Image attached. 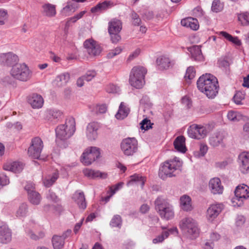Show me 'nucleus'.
Instances as JSON below:
<instances>
[{
    "instance_id": "obj_64",
    "label": "nucleus",
    "mask_w": 249,
    "mask_h": 249,
    "mask_svg": "<svg viewBox=\"0 0 249 249\" xmlns=\"http://www.w3.org/2000/svg\"><path fill=\"white\" fill-rule=\"evenodd\" d=\"M56 206L55 205H46L44 206L43 210L46 213H48L52 211L53 212Z\"/></svg>"
},
{
    "instance_id": "obj_31",
    "label": "nucleus",
    "mask_w": 249,
    "mask_h": 249,
    "mask_svg": "<svg viewBox=\"0 0 249 249\" xmlns=\"http://www.w3.org/2000/svg\"><path fill=\"white\" fill-rule=\"evenodd\" d=\"M185 138L182 136L178 137L174 142L175 148L181 153H185L186 148L185 145Z\"/></svg>"
},
{
    "instance_id": "obj_21",
    "label": "nucleus",
    "mask_w": 249,
    "mask_h": 249,
    "mask_svg": "<svg viewBox=\"0 0 249 249\" xmlns=\"http://www.w3.org/2000/svg\"><path fill=\"white\" fill-rule=\"evenodd\" d=\"M12 233L10 230L5 225L0 226V242L7 243L11 240Z\"/></svg>"
},
{
    "instance_id": "obj_22",
    "label": "nucleus",
    "mask_w": 249,
    "mask_h": 249,
    "mask_svg": "<svg viewBox=\"0 0 249 249\" xmlns=\"http://www.w3.org/2000/svg\"><path fill=\"white\" fill-rule=\"evenodd\" d=\"M98 124L94 123H90L87 126V136L89 140L92 141L95 140L97 137Z\"/></svg>"
},
{
    "instance_id": "obj_6",
    "label": "nucleus",
    "mask_w": 249,
    "mask_h": 249,
    "mask_svg": "<svg viewBox=\"0 0 249 249\" xmlns=\"http://www.w3.org/2000/svg\"><path fill=\"white\" fill-rule=\"evenodd\" d=\"M155 208L161 218L169 220L173 218L174 213L172 206L162 197L155 200Z\"/></svg>"
},
{
    "instance_id": "obj_48",
    "label": "nucleus",
    "mask_w": 249,
    "mask_h": 249,
    "mask_svg": "<svg viewBox=\"0 0 249 249\" xmlns=\"http://www.w3.org/2000/svg\"><path fill=\"white\" fill-rule=\"evenodd\" d=\"M8 18V13L6 10L0 9V25H3Z\"/></svg>"
},
{
    "instance_id": "obj_25",
    "label": "nucleus",
    "mask_w": 249,
    "mask_h": 249,
    "mask_svg": "<svg viewBox=\"0 0 249 249\" xmlns=\"http://www.w3.org/2000/svg\"><path fill=\"white\" fill-rule=\"evenodd\" d=\"M122 28V22L118 19L113 18L108 23V33H120Z\"/></svg>"
},
{
    "instance_id": "obj_1",
    "label": "nucleus",
    "mask_w": 249,
    "mask_h": 249,
    "mask_svg": "<svg viewBox=\"0 0 249 249\" xmlns=\"http://www.w3.org/2000/svg\"><path fill=\"white\" fill-rule=\"evenodd\" d=\"M198 89L209 98H213L218 93L219 85L214 75L206 73L201 75L197 81Z\"/></svg>"
},
{
    "instance_id": "obj_35",
    "label": "nucleus",
    "mask_w": 249,
    "mask_h": 249,
    "mask_svg": "<svg viewBox=\"0 0 249 249\" xmlns=\"http://www.w3.org/2000/svg\"><path fill=\"white\" fill-rule=\"evenodd\" d=\"M62 112L58 109H50L46 111V118L51 121L58 120L62 116Z\"/></svg>"
},
{
    "instance_id": "obj_17",
    "label": "nucleus",
    "mask_w": 249,
    "mask_h": 249,
    "mask_svg": "<svg viewBox=\"0 0 249 249\" xmlns=\"http://www.w3.org/2000/svg\"><path fill=\"white\" fill-rule=\"evenodd\" d=\"M240 170L243 173H246L249 170V153L244 152L238 157Z\"/></svg>"
},
{
    "instance_id": "obj_62",
    "label": "nucleus",
    "mask_w": 249,
    "mask_h": 249,
    "mask_svg": "<svg viewBox=\"0 0 249 249\" xmlns=\"http://www.w3.org/2000/svg\"><path fill=\"white\" fill-rule=\"evenodd\" d=\"M220 238V235L217 232H213L210 235V240L212 242L217 241Z\"/></svg>"
},
{
    "instance_id": "obj_2",
    "label": "nucleus",
    "mask_w": 249,
    "mask_h": 249,
    "mask_svg": "<svg viewBox=\"0 0 249 249\" xmlns=\"http://www.w3.org/2000/svg\"><path fill=\"white\" fill-rule=\"evenodd\" d=\"M179 227L183 234L188 238L194 239L199 235L198 224L196 221L191 217H185L181 219Z\"/></svg>"
},
{
    "instance_id": "obj_34",
    "label": "nucleus",
    "mask_w": 249,
    "mask_h": 249,
    "mask_svg": "<svg viewBox=\"0 0 249 249\" xmlns=\"http://www.w3.org/2000/svg\"><path fill=\"white\" fill-rule=\"evenodd\" d=\"M23 167L22 163L19 161H15L11 163L9 165L4 166V169L17 173L20 172L22 170Z\"/></svg>"
},
{
    "instance_id": "obj_5",
    "label": "nucleus",
    "mask_w": 249,
    "mask_h": 249,
    "mask_svg": "<svg viewBox=\"0 0 249 249\" xmlns=\"http://www.w3.org/2000/svg\"><path fill=\"white\" fill-rule=\"evenodd\" d=\"M75 130L74 119L71 118L67 120L65 124L58 125L55 129L57 139L65 140L71 137Z\"/></svg>"
},
{
    "instance_id": "obj_26",
    "label": "nucleus",
    "mask_w": 249,
    "mask_h": 249,
    "mask_svg": "<svg viewBox=\"0 0 249 249\" xmlns=\"http://www.w3.org/2000/svg\"><path fill=\"white\" fill-rule=\"evenodd\" d=\"M156 62L158 68L160 70L168 69L172 66V62L169 58L165 56L158 57Z\"/></svg>"
},
{
    "instance_id": "obj_7",
    "label": "nucleus",
    "mask_w": 249,
    "mask_h": 249,
    "mask_svg": "<svg viewBox=\"0 0 249 249\" xmlns=\"http://www.w3.org/2000/svg\"><path fill=\"white\" fill-rule=\"evenodd\" d=\"M10 74L14 78L23 82L30 80L32 75V71L25 63L14 65Z\"/></svg>"
},
{
    "instance_id": "obj_54",
    "label": "nucleus",
    "mask_w": 249,
    "mask_h": 249,
    "mask_svg": "<svg viewBox=\"0 0 249 249\" xmlns=\"http://www.w3.org/2000/svg\"><path fill=\"white\" fill-rule=\"evenodd\" d=\"M86 13V11H81V12H80L79 14L76 15L75 16H74L73 17L71 18L66 23V27H65V29L66 28V27H68L69 26V21L70 20H72V22H75L76 21H77L78 19L81 18L83 16V15L85 14Z\"/></svg>"
},
{
    "instance_id": "obj_63",
    "label": "nucleus",
    "mask_w": 249,
    "mask_h": 249,
    "mask_svg": "<svg viewBox=\"0 0 249 249\" xmlns=\"http://www.w3.org/2000/svg\"><path fill=\"white\" fill-rule=\"evenodd\" d=\"M107 107L106 105H101L97 106V111L99 113H104L106 112Z\"/></svg>"
},
{
    "instance_id": "obj_28",
    "label": "nucleus",
    "mask_w": 249,
    "mask_h": 249,
    "mask_svg": "<svg viewBox=\"0 0 249 249\" xmlns=\"http://www.w3.org/2000/svg\"><path fill=\"white\" fill-rule=\"evenodd\" d=\"M130 112V109L124 102H121L115 117L117 119L123 120L126 118Z\"/></svg>"
},
{
    "instance_id": "obj_59",
    "label": "nucleus",
    "mask_w": 249,
    "mask_h": 249,
    "mask_svg": "<svg viewBox=\"0 0 249 249\" xmlns=\"http://www.w3.org/2000/svg\"><path fill=\"white\" fill-rule=\"evenodd\" d=\"M193 12L194 15L196 17H200L203 15V10L200 7H196Z\"/></svg>"
},
{
    "instance_id": "obj_56",
    "label": "nucleus",
    "mask_w": 249,
    "mask_h": 249,
    "mask_svg": "<svg viewBox=\"0 0 249 249\" xmlns=\"http://www.w3.org/2000/svg\"><path fill=\"white\" fill-rule=\"evenodd\" d=\"M141 128L142 129H144V130H148V129H149V128H150L151 126L150 125V124H151V122L150 120H147V119H145L144 120H143L142 122L141 123Z\"/></svg>"
},
{
    "instance_id": "obj_42",
    "label": "nucleus",
    "mask_w": 249,
    "mask_h": 249,
    "mask_svg": "<svg viewBox=\"0 0 249 249\" xmlns=\"http://www.w3.org/2000/svg\"><path fill=\"white\" fill-rule=\"evenodd\" d=\"M122 224V219L120 215L116 214L113 216L110 222L111 227L121 228Z\"/></svg>"
},
{
    "instance_id": "obj_61",
    "label": "nucleus",
    "mask_w": 249,
    "mask_h": 249,
    "mask_svg": "<svg viewBox=\"0 0 249 249\" xmlns=\"http://www.w3.org/2000/svg\"><path fill=\"white\" fill-rule=\"evenodd\" d=\"M228 164V162L227 160H224L222 161L217 162L215 164V166L216 168L219 169H223Z\"/></svg>"
},
{
    "instance_id": "obj_47",
    "label": "nucleus",
    "mask_w": 249,
    "mask_h": 249,
    "mask_svg": "<svg viewBox=\"0 0 249 249\" xmlns=\"http://www.w3.org/2000/svg\"><path fill=\"white\" fill-rule=\"evenodd\" d=\"M223 8L222 4L219 0H214L212 3V10L215 13L221 11Z\"/></svg>"
},
{
    "instance_id": "obj_12",
    "label": "nucleus",
    "mask_w": 249,
    "mask_h": 249,
    "mask_svg": "<svg viewBox=\"0 0 249 249\" xmlns=\"http://www.w3.org/2000/svg\"><path fill=\"white\" fill-rule=\"evenodd\" d=\"M43 147V142L39 137H35L32 140L31 144L28 148V153L30 157L38 159Z\"/></svg>"
},
{
    "instance_id": "obj_18",
    "label": "nucleus",
    "mask_w": 249,
    "mask_h": 249,
    "mask_svg": "<svg viewBox=\"0 0 249 249\" xmlns=\"http://www.w3.org/2000/svg\"><path fill=\"white\" fill-rule=\"evenodd\" d=\"M84 175L89 179H96L100 178L105 179L107 178V175L106 173L101 172L98 170H93L90 168H86L83 170Z\"/></svg>"
},
{
    "instance_id": "obj_33",
    "label": "nucleus",
    "mask_w": 249,
    "mask_h": 249,
    "mask_svg": "<svg viewBox=\"0 0 249 249\" xmlns=\"http://www.w3.org/2000/svg\"><path fill=\"white\" fill-rule=\"evenodd\" d=\"M130 180L127 182V185H132L133 182H136L138 184H140L142 188L143 187L145 182L146 181V178L141 175L135 174L130 177Z\"/></svg>"
},
{
    "instance_id": "obj_15",
    "label": "nucleus",
    "mask_w": 249,
    "mask_h": 249,
    "mask_svg": "<svg viewBox=\"0 0 249 249\" xmlns=\"http://www.w3.org/2000/svg\"><path fill=\"white\" fill-rule=\"evenodd\" d=\"M227 135L224 131L216 132L209 137V144L213 147L222 146Z\"/></svg>"
},
{
    "instance_id": "obj_41",
    "label": "nucleus",
    "mask_w": 249,
    "mask_h": 249,
    "mask_svg": "<svg viewBox=\"0 0 249 249\" xmlns=\"http://www.w3.org/2000/svg\"><path fill=\"white\" fill-rule=\"evenodd\" d=\"M58 178V172H55L51 177H48L45 178L43 181L44 185L49 187L52 186Z\"/></svg>"
},
{
    "instance_id": "obj_3",
    "label": "nucleus",
    "mask_w": 249,
    "mask_h": 249,
    "mask_svg": "<svg viewBox=\"0 0 249 249\" xmlns=\"http://www.w3.org/2000/svg\"><path fill=\"white\" fill-rule=\"evenodd\" d=\"M182 165V163L179 158L175 157L173 159L166 160L160 167L159 176L162 179L167 177L175 176V172L179 169Z\"/></svg>"
},
{
    "instance_id": "obj_40",
    "label": "nucleus",
    "mask_w": 249,
    "mask_h": 249,
    "mask_svg": "<svg viewBox=\"0 0 249 249\" xmlns=\"http://www.w3.org/2000/svg\"><path fill=\"white\" fill-rule=\"evenodd\" d=\"M228 119L233 122H238L243 118L242 115L238 112L230 110L227 114Z\"/></svg>"
},
{
    "instance_id": "obj_58",
    "label": "nucleus",
    "mask_w": 249,
    "mask_h": 249,
    "mask_svg": "<svg viewBox=\"0 0 249 249\" xmlns=\"http://www.w3.org/2000/svg\"><path fill=\"white\" fill-rule=\"evenodd\" d=\"M47 197L48 199L54 202H56L58 199L57 196H56L55 194L51 190H49L48 193L47 195Z\"/></svg>"
},
{
    "instance_id": "obj_10",
    "label": "nucleus",
    "mask_w": 249,
    "mask_h": 249,
    "mask_svg": "<svg viewBox=\"0 0 249 249\" xmlns=\"http://www.w3.org/2000/svg\"><path fill=\"white\" fill-rule=\"evenodd\" d=\"M234 194L235 196L232 199V201L238 206H240L243 201L249 197V187L244 184L238 186L234 191Z\"/></svg>"
},
{
    "instance_id": "obj_4",
    "label": "nucleus",
    "mask_w": 249,
    "mask_h": 249,
    "mask_svg": "<svg viewBox=\"0 0 249 249\" xmlns=\"http://www.w3.org/2000/svg\"><path fill=\"white\" fill-rule=\"evenodd\" d=\"M147 72L145 68L142 66L134 67L131 71L129 82L131 86L136 88H142L144 84V76Z\"/></svg>"
},
{
    "instance_id": "obj_44",
    "label": "nucleus",
    "mask_w": 249,
    "mask_h": 249,
    "mask_svg": "<svg viewBox=\"0 0 249 249\" xmlns=\"http://www.w3.org/2000/svg\"><path fill=\"white\" fill-rule=\"evenodd\" d=\"M196 75V71L193 67H188L186 71L184 78L187 81V80H191L193 79Z\"/></svg>"
},
{
    "instance_id": "obj_50",
    "label": "nucleus",
    "mask_w": 249,
    "mask_h": 249,
    "mask_svg": "<svg viewBox=\"0 0 249 249\" xmlns=\"http://www.w3.org/2000/svg\"><path fill=\"white\" fill-rule=\"evenodd\" d=\"M244 99V96L241 92H237L233 97L234 102L237 105L241 104V101Z\"/></svg>"
},
{
    "instance_id": "obj_24",
    "label": "nucleus",
    "mask_w": 249,
    "mask_h": 249,
    "mask_svg": "<svg viewBox=\"0 0 249 249\" xmlns=\"http://www.w3.org/2000/svg\"><path fill=\"white\" fill-rule=\"evenodd\" d=\"M181 25L190 28L193 30H197L199 28L198 21L196 18H187L181 20Z\"/></svg>"
},
{
    "instance_id": "obj_11",
    "label": "nucleus",
    "mask_w": 249,
    "mask_h": 249,
    "mask_svg": "<svg viewBox=\"0 0 249 249\" xmlns=\"http://www.w3.org/2000/svg\"><path fill=\"white\" fill-rule=\"evenodd\" d=\"M189 137L197 140H200L206 137L208 131L206 127L199 124H193L190 125L187 130Z\"/></svg>"
},
{
    "instance_id": "obj_60",
    "label": "nucleus",
    "mask_w": 249,
    "mask_h": 249,
    "mask_svg": "<svg viewBox=\"0 0 249 249\" xmlns=\"http://www.w3.org/2000/svg\"><path fill=\"white\" fill-rule=\"evenodd\" d=\"M124 184V183L123 182H119L117 184H116L113 187L114 188H113V187H111L110 188V191H111V193H112V195H113L117 191H118V190H119L120 189H121L122 187H123V185Z\"/></svg>"
},
{
    "instance_id": "obj_55",
    "label": "nucleus",
    "mask_w": 249,
    "mask_h": 249,
    "mask_svg": "<svg viewBox=\"0 0 249 249\" xmlns=\"http://www.w3.org/2000/svg\"><path fill=\"white\" fill-rule=\"evenodd\" d=\"M9 180L7 176L4 173H0V186H3L8 184Z\"/></svg>"
},
{
    "instance_id": "obj_43",
    "label": "nucleus",
    "mask_w": 249,
    "mask_h": 249,
    "mask_svg": "<svg viewBox=\"0 0 249 249\" xmlns=\"http://www.w3.org/2000/svg\"><path fill=\"white\" fill-rule=\"evenodd\" d=\"M238 18L243 25H249V13L245 12L238 14Z\"/></svg>"
},
{
    "instance_id": "obj_37",
    "label": "nucleus",
    "mask_w": 249,
    "mask_h": 249,
    "mask_svg": "<svg viewBox=\"0 0 249 249\" xmlns=\"http://www.w3.org/2000/svg\"><path fill=\"white\" fill-rule=\"evenodd\" d=\"M28 213V205L26 203H21L16 212L15 215L17 217H25Z\"/></svg>"
},
{
    "instance_id": "obj_13",
    "label": "nucleus",
    "mask_w": 249,
    "mask_h": 249,
    "mask_svg": "<svg viewBox=\"0 0 249 249\" xmlns=\"http://www.w3.org/2000/svg\"><path fill=\"white\" fill-rule=\"evenodd\" d=\"M224 205L222 203H214L211 204L207 209L206 217L209 221L215 219L224 209Z\"/></svg>"
},
{
    "instance_id": "obj_14",
    "label": "nucleus",
    "mask_w": 249,
    "mask_h": 249,
    "mask_svg": "<svg viewBox=\"0 0 249 249\" xmlns=\"http://www.w3.org/2000/svg\"><path fill=\"white\" fill-rule=\"evenodd\" d=\"M84 46L88 54L91 56L98 55L101 52L100 46L92 39L86 40L84 43Z\"/></svg>"
},
{
    "instance_id": "obj_57",
    "label": "nucleus",
    "mask_w": 249,
    "mask_h": 249,
    "mask_svg": "<svg viewBox=\"0 0 249 249\" xmlns=\"http://www.w3.org/2000/svg\"><path fill=\"white\" fill-rule=\"evenodd\" d=\"M121 52V48L120 47H117L107 54V57L109 58H112L115 55L120 54Z\"/></svg>"
},
{
    "instance_id": "obj_8",
    "label": "nucleus",
    "mask_w": 249,
    "mask_h": 249,
    "mask_svg": "<svg viewBox=\"0 0 249 249\" xmlns=\"http://www.w3.org/2000/svg\"><path fill=\"white\" fill-rule=\"evenodd\" d=\"M121 149L125 156H133L138 151V141L135 138H125L121 143Z\"/></svg>"
},
{
    "instance_id": "obj_19",
    "label": "nucleus",
    "mask_w": 249,
    "mask_h": 249,
    "mask_svg": "<svg viewBox=\"0 0 249 249\" xmlns=\"http://www.w3.org/2000/svg\"><path fill=\"white\" fill-rule=\"evenodd\" d=\"M209 187L213 194H221L223 191V187L221 185V181L217 178H213L210 180Z\"/></svg>"
},
{
    "instance_id": "obj_49",
    "label": "nucleus",
    "mask_w": 249,
    "mask_h": 249,
    "mask_svg": "<svg viewBox=\"0 0 249 249\" xmlns=\"http://www.w3.org/2000/svg\"><path fill=\"white\" fill-rule=\"evenodd\" d=\"M106 90L108 93H115L120 91V88L114 84H110L107 86Z\"/></svg>"
},
{
    "instance_id": "obj_16",
    "label": "nucleus",
    "mask_w": 249,
    "mask_h": 249,
    "mask_svg": "<svg viewBox=\"0 0 249 249\" xmlns=\"http://www.w3.org/2000/svg\"><path fill=\"white\" fill-rule=\"evenodd\" d=\"M18 61V56L12 52L0 54V63L3 66L15 65Z\"/></svg>"
},
{
    "instance_id": "obj_36",
    "label": "nucleus",
    "mask_w": 249,
    "mask_h": 249,
    "mask_svg": "<svg viewBox=\"0 0 249 249\" xmlns=\"http://www.w3.org/2000/svg\"><path fill=\"white\" fill-rule=\"evenodd\" d=\"M28 196L29 201L33 205H37L40 203L41 197L38 192L36 191L29 192Z\"/></svg>"
},
{
    "instance_id": "obj_39",
    "label": "nucleus",
    "mask_w": 249,
    "mask_h": 249,
    "mask_svg": "<svg viewBox=\"0 0 249 249\" xmlns=\"http://www.w3.org/2000/svg\"><path fill=\"white\" fill-rule=\"evenodd\" d=\"M52 243L54 249H62L64 245V241L61 236L54 235L52 238Z\"/></svg>"
},
{
    "instance_id": "obj_45",
    "label": "nucleus",
    "mask_w": 249,
    "mask_h": 249,
    "mask_svg": "<svg viewBox=\"0 0 249 249\" xmlns=\"http://www.w3.org/2000/svg\"><path fill=\"white\" fill-rule=\"evenodd\" d=\"M131 18L132 24L134 26H140L142 22L141 19L139 16L134 11H132L131 13Z\"/></svg>"
},
{
    "instance_id": "obj_51",
    "label": "nucleus",
    "mask_w": 249,
    "mask_h": 249,
    "mask_svg": "<svg viewBox=\"0 0 249 249\" xmlns=\"http://www.w3.org/2000/svg\"><path fill=\"white\" fill-rule=\"evenodd\" d=\"M178 233V229L176 227H174L162 232L161 235L163 236L164 239L167 238L170 234H174Z\"/></svg>"
},
{
    "instance_id": "obj_27",
    "label": "nucleus",
    "mask_w": 249,
    "mask_h": 249,
    "mask_svg": "<svg viewBox=\"0 0 249 249\" xmlns=\"http://www.w3.org/2000/svg\"><path fill=\"white\" fill-rule=\"evenodd\" d=\"M180 206L183 210L185 211H190L193 209L191 197L184 195L180 198Z\"/></svg>"
},
{
    "instance_id": "obj_20",
    "label": "nucleus",
    "mask_w": 249,
    "mask_h": 249,
    "mask_svg": "<svg viewBox=\"0 0 249 249\" xmlns=\"http://www.w3.org/2000/svg\"><path fill=\"white\" fill-rule=\"evenodd\" d=\"M28 102L33 108H40L42 107L44 103L42 96L36 93H34L29 96Z\"/></svg>"
},
{
    "instance_id": "obj_46",
    "label": "nucleus",
    "mask_w": 249,
    "mask_h": 249,
    "mask_svg": "<svg viewBox=\"0 0 249 249\" xmlns=\"http://www.w3.org/2000/svg\"><path fill=\"white\" fill-rule=\"evenodd\" d=\"M75 11V7L71 1H68L67 5L64 7L62 10V13L66 16L70 15V13L73 12Z\"/></svg>"
},
{
    "instance_id": "obj_38",
    "label": "nucleus",
    "mask_w": 249,
    "mask_h": 249,
    "mask_svg": "<svg viewBox=\"0 0 249 249\" xmlns=\"http://www.w3.org/2000/svg\"><path fill=\"white\" fill-rule=\"evenodd\" d=\"M192 58L196 61H201L203 60V55L200 48L198 46H194L191 51Z\"/></svg>"
},
{
    "instance_id": "obj_23",
    "label": "nucleus",
    "mask_w": 249,
    "mask_h": 249,
    "mask_svg": "<svg viewBox=\"0 0 249 249\" xmlns=\"http://www.w3.org/2000/svg\"><path fill=\"white\" fill-rule=\"evenodd\" d=\"M42 14L48 17H54L56 14L55 5L47 3L42 6Z\"/></svg>"
},
{
    "instance_id": "obj_9",
    "label": "nucleus",
    "mask_w": 249,
    "mask_h": 249,
    "mask_svg": "<svg viewBox=\"0 0 249 249\" xmlns=\"http://www.w3.org/2000/svg\"><path fill=\"white\" fill-rule=\"evenodd\" d=\"M100 156V149L96 147L87 148L81 156V162L85 165H89Z\"/></svg>"
},
{
    "instance_id": "obj_30",
    "label": "nucleus",
    "mask_w": 249,
    "mask_h": 249,
    "mask_svg": "<svg viewBox=\"0 0 249 249\" xmlns=\"http://www.w3.org/2000/svg\"><path fill=\"white\" fill-rule=\"evenodd\" d=\"M69 79V73L65 72L58 75L54 80L53 84L55 86L61 87L65 85Z\"/></svg>"
},
{
    "instance_id": "obj_53",
    "label": "nucleus",
    "mask_w": 249,
    "mask_h": 249,
    "mask_svg": "<svg viewBox=\"0 0 249 249\" xmlns=\"http://www.w3.org/2000/svg\"><path fill=\"white\" fill-rule=\"evenodd\" d=\"M110 36L111 41L113 43H117L121 40L119 33H108Z\"/></svg>"
},
{
    "instance_id": "obj_52",
    "label": "nucleus",
    "mask_w": 249,
    "mask_h": 249,
    "mask_svg": "<svg viewBox=\"0 0 249 249\" xmlns=\"http://www.w3.org/2000/svg\"><path fill=\"white\" fill-rule=\"evenodd\" d=\"M96 75L95 71H89L83 76L85 81L89 82Z\"/></svg>"
},
{
    "instance_id": "obj_29",
    "label": "nucleus",
    "mask_w": 249,
    "mask_h": 249,
    "mask_svg": "<svg viewBox=\"0 0 249 249\" xmlns=\"http://www.w3.org/2000/svg\"><path fill=\"white\" fill-rule=\"evenodd\" d=\"M73 199L78 204L80 208L85 209L86 208L87 203L83 192L76 191L73 195Z\"/></svg>"
},
{
    "instance_id": "obj_32",
    "label": "nucleus",
    "mask_w": 249,
    "mask_h": 249,
    "mask_svg": "<svg viewBox=\"0 0 249 249\" xmlns=\"http://www.w3.org/2000/svg\"><path fill=\"white\" fill-rule=\"evenodd\" d=\"M111 4L110 1H105L104 2L99 3L94 7L91 8L90 11L92 13L97 14L100 13L107 10Z\"/></svg>"
}]
</instances>
